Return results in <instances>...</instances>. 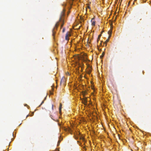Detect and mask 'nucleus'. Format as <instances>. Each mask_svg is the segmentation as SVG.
I'll list each match as a JSON object with an SVG mask.
<instances>
[{
	"label": "nucleus",
	"mask_w": 151,
	"mask_h": 151,
	"mask_svg": "<svg viewBox=\"0 0 151 151\" xmlns=\"http://www.w3.org/2000/svg\"><path fill=\"white\" fill-rule=\"evenodd\" d=\"M136 1V0H134V1Z\"/></svg>",
	"instance_id": "nucleus-35"
},
{
	"label": "nucleus",
	"mask_w": 151,
	"mask_h": 151,
	"mask_svg": "<svg viewBox=\"0 0 151 151\" xmlns=\"http://www.w3.org/2000/svg\"><path fill=\"white\" fill-rule=\"evenodd\" d=\"M62 105L61 104H60L59 109V112L60 113H61V109H62Z\"/></svg>",
	"instance_id": "nucleus-9"
},
{
	"label": "nucleus",
	"mask_w": 151,
	"mask_h": 151,
	"mask_svg": "<svg viewBox=\"0 0 151 151\" xmlns=\"http://www.w3.org/2000/svg\"><path fill=\"white\" fill-rule=\"evenodd\" d=\"M59 21L60 22H63L62 24L61 25V27H62L64 24V19L62 17H60V18Z\"/></svg>",
	"instance_id": "nucleus-6"
},
{
	"label": "nucleus",
	"mask_w": 151,
	"mask_h": 151,
	"mask_svg": "<svg viewBox=\"0 0 151 151\" xmlns=\"http://www.w3.org/2000/svg\"><path fill=\"white\" fill-rule=\"evenodd\" d=\"M83 103L85 105H87V98L85 97L83 99H81Z\"/></svg>",
	"instance_id": "nucleus-5"
},
{
	"label": "nucleus",
	"mask_w": 151,
	"mask_h": 151,
	"mask_svg": "<svg viewBox=\"0 0 151 151\" xmlns=\"http://www.w3.org/2000/svg\"><path fill=\"white\" fill-rule=\"evenodd\" d=\"M34 112H32L31 114H30V116H32L33 115H34Z\"/></svg>",
	"instance_id": "nucleus-18"
},
{
	"label": "nucleus",
	"mask_w": 151,
	"mask_h": 151,
	"mask_svg": "<svg viewBox=\"0 0 151 151\" xmlns=\"http://www.w3.org/2000/svg\"><path fill=\"white\" fill-rule=\"evenodd\" d=\"M129 148H130V150H131L132 151V149H131V148L129 146Z\"/></svg>",
	"instance_id": "nucleus-25"
},
{
	"label": "nucleus",
	"mask_w": 151,
	"mask_h": 151,
	"mask_svg": "<svg viewBox=\"0 0 151 151\" xmlns=\"http://www.w3.org/2000/svg\"><path fill=\"white\" fill-rule=\"evenodd\" d=\"M100 39H99V38H98L97 39V41L98 42L99 41V40Z\"/></svg>",
	"instance_id": "nucleus-27"
},
{
	"label": "nucleus",
	"mask_w": 151,
	"mask_h": 151,
	"mask_svg": "<svg viewBox=\"0 0 151 151\" xmlns=\"http://www.w3.org/2000/svg\"><path fill=\"white\" fill-rule=\"evenodd\" d=\"M110 37H108V38L106 40V41H105V43H106V44L107 43V42H108L109 40V39Z\"/></svg>",
	"instance_id": "nucleus-13"
},
{
	"label": "nucleus",
	"mask_w": 151,
	"mask_h": 151,
	"mask_svg": "<svg viewBox=\"0 0 151 151\" xmlns=\"http://www.w3.org/2000/svg\"><path fill=\"white\" fill-rule=\"evenodd\" d=\"M134 4V3H133V4Z\"/></svg>",
	"instance_id": "nucleus-36"
},
{
	"label": "nucleus",
	"mask_w": 151,
	"mask_h": 151,
	"mask_svg": "<svg viewBox=\"0 0 151 151\" xmlns=\"http://www.w3.org/2000/svg\"><path fill=\"white\" fill-rule=\"evenodd\" d=\"M65 31V28H63V32H64Z\"/></svg>",
	"instance_id": "nucleus-20"
},
{
	"label": "nucleus",
	"mask_w": 151,
	"mask_h": 151,
	"mask_svg": "<svg viewBox=\"0 0 151 151\" xmlns=\"http://www.w3.org/2000/svg\"><path fill=\"white\" fill-rule=\"evenodd\" d=\"M53 105H52V109H53Z\"/></svg>",
	"instance_id": "nucleus-28"
},
{
	"label": "nucleus",
	"mask_w": 151,
	"mask_h": 151,
	"mask_svg": "<svg viewBox=\"0 0 151 151\" xmlns=\"http://www.w3.org/2000/svg\"><path fill=\"white\" fill-rule=\"evenodd\" d=\"M70 35L69 33H67L66 34L65 37V39L67 40H68L69 38V36Z\"/></svg>",
	"instance_id": "nucleus-8"
},
{
	"label": "nucleus",
	"mask_w": 151,
	"mask_h": 151,
	"mask_svg": "<svg viewBox=\"0 0 151 151\" xmlns=\"http://www.w3.org/2000/svg\"><path fill=\"white\" fill-rule=\"evenodd\" d=\"M87 8H88V9H90V6L89 5H88L87 6Z\"/></svg>",
	"instance_id": "nucleus-22"
},
{
	"label": "nucleus",
	"mask_w": 151,
	"mask_h": 151,
	"mask_svg": "<svg viewBox=\"0 0 151 151\" xmlns=\"http://www.w3.org/2000/svg\"><path fill=\"white\" fill-rule=\"evenodd\" d=\"M131 1H130L128 3V6L129 5V4H130V3Z\"/></svg>",
	"instance_id": "nucleus-26"
},
{
	"label": "nucleus",
	"mask_w": 151,
	"mask_h": 151,
	"mask_svg": "<svg viewBox=\"0 0 151 151\" xmlns=\"http://www.w3.org/2000/svg\"><path fill=\"white\" fill-rule=\"evenodd\" d=\"M113 133V135H114V133Z\"/></svg>",
	"instance_id": "nucleus-33"
},
{
	"label": "nucleus",
	"mask_w": 151,
	"mask_h": 151,
	"mask_svg": "<svg viewBox=\"0 0 151 151\" xmlns=\"http://www.w3.org/2000/svg\"><path fill=\"white\" fill-rule=\"evenodd\" d=\"M12 136L14 137V138H12L11 139V140L12 141H13L14 140V138L15 137V136H14V133H12Z\"/></svg>",
	"instance_id": "nucleus-12"
},
{
	"label": "nucleus",
	"mask_w": 151,
	"mask_h": 151,
	"mask_svg": "<svg viewBox=\"0 0 151 151\" xmlns=\"http://www.w3.org/2000/svg\"><path fill=\"white\" fill-rule=\"evenodd\" d=\"M111 32H112V31H109L108 32V34H109V37H110L111 36Z\"/></svg>",
	"instance_id": "nucleus-11"
},
{
	"label": "nucleus",
	"mask_w": 151,
	"mask_h": 151,
	"mask_svg": "<svg viewBox=\"0 0 151 151\" xmlns=\"http://www.w3.org/2000/svg\"><path fill=\"white\" fill-rule=\"evenodd\" d=\"M3 151H6V150H4Z\"/></svg>",
	"instance_id": "nucleus-34"
},
{
	"label": "nucleus",
	"mask_w": 151,
	"mask_h": 151,
	"mask_svg": "<svg viewBox=\"0 0 151 151\" xmlns=\"http://www.w3.org/2000/svg\"><path fill=\"white\" fill-rule=\"evenodd\" d=\"M68 133H59L58 134L59 140L58 142L57 146H58L59 145L60 142L63 140V138Z\"/></svg>",
	"instance_id": "nucleus-2"
},
{
	"label": "nucleus",
	"mask_w": 151,
	"mask_h": 151,
	"mask_svg": "<svg viewBox=\"0 0 151 151\" xmlns=\"http://www.w3.org/2000/svg\"><path fill=\"white\" fill-rule=\"evenodd\" d=\"M79 67H80L82 69V68H83V67H84V65L83 64H80V63H79Z\"/></svg>",
	"instance_id": "nucleus-10"
},
{
	"label": "nucleus",
	"mask_w": 151,
	"mask_h": 151,
	"mask_svg": "<svg viewBox=\"0 0 151 151\" xmlns=\"http://www.w3.org/2000/svg\"><path fill=\"white\" fill-rule=\"evenodd\" d=\"M74 133L75 134L73 135L74 138L76 139H79L80 141L78 144L81 147L82 151H86L88 146L86 145L87 142L85 137L86 135L82 134V133Z\"/></svg>",
	"instance_id": "nucleus-1"
},
{
	"label": "nucleus",
	"mask_w": 151,
	"mask_h": 151,
	"mask_svg": "<svg viewBox=\"0 0 151 151\" xmlns=\"http://www.w3.org/2000/svg\"><path fill=\"white\" fill-rule=\"evenodd\" d=\"M50 93L51 95L53 94V92H52L50 91Z\"/></svg>",
	"instance_id": "nucleus-23"
},
{
	"label": "nucleus",
	"mask_w": 151,
	"mask_h": 151,
	"mask_svg": "<svg viewBox=\"0 0 151 151\" xmlns=\"http://www.w3.org/2000/svg\"><path fill=\"white\" fill-rule=\"evenodd\" d=\"M79 67L77 69V70H79Z\"/></svg>",
	"instance_id": "nucleus-31"
},
{
	"label": "nucleus",
	"mask_w": 151,
	"mask_h": 151,
	"mask_svg": "<svg viewBox=\"0 0 151 151\" xmlns=\"http://www.w3.org/2000/svg\"><path fill=\"white\" fill-rule=\"evenodd\" d=\"M104 52H103L102 53V54L101 56V57H104Z\"/></svg>",
	"instance_id": "nucleus-17"
},
{
	"label": "nucleus",
	"mask_w": 151,
	"mask_h": 151,
	"mask_svg": "<svg viewBox=\"0 0 151 151\" xmlns=\"http://www.w3.org/2000/svg\"><path fill=\"white\" fill-rule=\"evenodd\" d=\"M91 70H90L89 71H88V72H87V73L88 74H90L91 73Z\"/></svg>",
	"instance_id": "nucleus-16"
},
{
	"label": "nucleus",
	"mask_w": 151,
	"mask_h": 151,
	"mask_svg": "<svg viewBox=\"0 0 151 151\" xmlns=\"http://www.w3.org/2000/svg\"><path fill=\"white\" fill-rule=\"evenodd\" d=\"M62 16H63L64 15V13H63V12H62Z\"/></svg>",
	"instance_id": "nucleus-21"
},
{
	"label": "nucleus",
	"mask_w": 151,
	"mask_h": 151,
	"mask_svg": "<svg viewBox=\"0 0 151 151\" xmlns=\"http://www.w3.org/2000/svg\"><path fill=\"white\" fill-rule=\"evenodd\" d=\"M65 80L64 78L63 79L62 78L60 84H61V83H64L65 82Z\"/></svg>",
	"instance_id": "nucleus-14"
},
{
	"label": "nucleus",
	"mask_w": 151,
	"mask_h": 151,
	"mask_svg": "<svg viewBox=\"0 0 151 151\" xmlns=\"http://www.w3.org/2000/svg\"><path fill=\"white\" fill-rule=\"evenodd\" d=\"M91 25L92 26H95V21L94 18H93L91 20Z\"/></svg>",
	"instance_id": "nucleus-7"
},
{
	"label": "nucleus",
	"mask_w": 151,
	"mask_h": 151,
	"mask_svg": "<svg viewBox=\"0 0 151 151\" xmlns=\"http://www.w3.org/2000/svg\"><path fill=\"white\" fill-rule=\"evenodd\" d=\"M44 101H43L42 102V103H41V104L40 105V106L43 103H44Z\"/></svg>",
	"instance_id": "nucleus-24"
},
{
	"label": "nucleus",
	"mask_w": 151,
	"mask_h": 151,
	"mask_svg": "<svg viewBox=\"0 0 151 151\" xmlns=\"http://www.w3.org/2000/svg\"><path fill=\"white\" fill-rule=\"evenodd\" d=\"M86 92H83V93H82V94L83 95V96H84L86 94Z\"/></svg>",
	"instance_id": "nucleus-15"
},
{
	"label": "nucleus",
	"mask_w": 151,
	"mask_h": 151,
	"mask_svg": "<svg viewBox=\"0 0 151 151\" xmlns=\"http://www.w3.org/2000/svg\"><path fill=\"white\" fill-rule=\"evenodd\" d=\"M29 116V115H27V117H28V116Z\"/></svg>",
	"instance_id": "nucleus-29"
},
{
	"label": "nucleus",
	"mask_w": 151,
	"mask_h": 151,
	"mask_svg": "<svg viewBox=\"0 0 151 151\" xmlns=\"http://www.w3.org/2000/svg\"><path fill=\"white\" fill-rule=\"evenodd\" d=\"M52 90H53V88H52Z\"/></svg>",
	"instance_id": "nucleus-32"
},
{
	"label": "nucleus",
	"mask_w": 151,
	"mask_h": 151,
	"mask_svg": "<svg viewBox=\"0 0 151 151\" xmlns=\"http://www.w3.org/2000/svg\"><path fill=\"white\" fill-rule=\"evenodd\" d=\"M59 25V23L58 22L55 24V25L53 28V29H52V36L53 37V38H54V35L56 31L57 30V29Z\"/></svg>",
	"instance_id": "nucleus-3"
},
{
	"label": "nucleus",
	"mask_w": 151,
	"mask_h": 151,
	"mask_svg": "<svg viewBox=\"0 0 151 151\" xmlns=\"http://www.w3.org/2000/svg\"><path fill=\"white\" fill-rule=\"evenodd\" d=\"M101 34H100L99 35L98 38H99V39H100V37H101Z\"/></svg>",
	"instance_id": "nucleus-19"
},
{
	"label": "nucleus",
	"mask_w": 151,
	"mask_h": 151,
	"mask_svg": "<svg viewBox=\"0 0 151 151\" xmlns=\"http://www.w3.org/2000/svg\"><path fill=\"white\" fill-rule=\"evenodd\" d=\"M11 142H11V141L10 142H9V145L11 143Z\"/></svg>",
	"instance_id": "nucleus-30"
},
{
	"label": "nucleus",
	"mask_w": 151,
	"mask_h": 151,
	"mask_svg": "<svg viewBox=\"0 0 151 151\" xmlns=\"http://www.w3.org/2000/svg\"><path fill=\"white\" fill-rule=\"evenodd\" d=\"M121 133V135L119 134H118V135L119 136V138L120 139L123 140L124 141V142H125L126 141V140L125 139V138H124V135L122 134V133Z\"/></svg>",
	"instance_id": "nucleus-4"
}]
</instances>
